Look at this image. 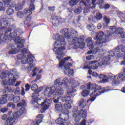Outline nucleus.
Here are the masks:
<instances>
[{
    "mask_svg": "<svg viewBox=\"0 0 125 125\" xmlns=\"http://www.w3.org/2000/svg\"><path fill=\"white\" fill-rule=\"evenodd\" d=\"M37 89L38 85L37 84H34L31 87V90H33V91H36Z\"/></svg>",
    "mask_w": 125,
    "mask_h": 125,
    "instance_id": "54",
    "label": "nucleus"
},
{
    "mask_svg": "<svg viewBox=\"0 0 125 125\" xmlns=\"http://www.w3.org/2000/svg\"><path fill=\"white\" fill-rule=\"evenodd\" d=\"M100 8L102 9L104 8V9H108L110 8V5L109 4H105L100 6Z\"/></svg>",
    "mask_w": 125,
    "mask_h": 125,
    "instance_id": "49",
    "label": "nucleus"
},
{
    "mask_svg": "<svg viewBox=\"0 0 125 125\" xmlns=\"http://www.w3.org/2000/svg\"><path fill=\"white\" fill-rule=\"evenodd\" d=\"M7 15L11 16L14 13V10L11 8H9L6 10Z\"/></svg>",
    "mask_w": 125,
    "mask_h": 125,
    "instance_id": "42",
    "label": "nucleus"
},
{
    "mask_svg": "<svg viewBox=\"0 0 125 125\" xmlns=\"http://www.w3.org/2000/svg\"><path fill=\"white\" fill-rule=\"evenodd\" d=\"M7 106L8 108H10L11 107H15V104L11 102L8 104Z\"/></svg>",
    "mask_w": 125,
    "mask_h": 125,
    "instance_id": "62",
    "label": "nucleus"
},
{
    "mask_svg": "<svg viewBox=\"0 0 125 125\" xmlns=\"http://www.w3.org/2000/svg\"><path fill=\"white\" fill-rule=\"evenodd\" d=\"M86 60H92L94 59V56L92 55H90L86 57Z\"/></svg>",
    "mask_w": 125,
    "mask_h": 125,
    "instance_id": "58",
    "label": "nucleus"
},
{
    "mask_svg": "<svg viewBox=\"0 0 125 125\" xmlns=\"http://www.w3.org/2000/svg\"><path fill=\"white\" fill-rule=\"evenodd\" d=\"M99 79H105V78H108L110 80H116L118 77L117 76H115V75L112 74L111 73L107 75L104 74H100L99 76Z\"/></svg>",
    "mask_w": 125,
    "mask_h": 125,
    "instance_id": "23",
    "label": "nucleus"
},
{
    "mask_svg": "<svg viewBox=\"0 0 125 125\" xmlns=\"http://www.w3.org/2000/svg\"><path fill=\"white\" fill-rule=\"evenodd\" d=\"M79 35L78 33V31L75 30L74 29H72L70 32H69V35L68 38H67V41H71L74 39V38L77 37Z\"/></svg>",
    "mask_w": 125,
    "mask_h": 125,
    "instance_id": "22",
    "label": "nucleus"
},
{
    "mask_svg": "<svg viewBox=\"0 0 125 125\" xmlns=\"http://www.w3.org/2000/svg\"><path fill=\"white\" fill-rule=\"evenodd\" d=\"M89 91L87 90H83L82 93L81 94L83 97H86L89 94Z\"/></svg>",
    "mask_w": 125,
    "mask_h": 125,
    "instance_id": "44",
    "label": "nucleus"
},
{
    "mask_svg": "<svg viewBox=\"0 0 125 125\" xmlns=\"http://www.w3.org/2000/svg\"><path fill=\"white\" fill-rule=\"evenodd\" d=\"M86 28L87 30H89L90 32H93V30H95V26L93 24H88Z\"/></svg>",
    "mask_w": 125,
    "mask_h": 125,
    "instance_id": "36",
    "label": "nucleus"
},
{
    "mask_svg": "<svg viewBox=\"0 0 125 125\" xmlns=\"http://www.w3.org/2000/svg\"><path fill=\"white\" fill-rule=\"evenodd\" d=\"M115 48H116V47L114 48L113 51H111L109 52L108 56L113 57V56H115V54H116V53H121V52L116 51L115 50Z\"/></svg>",
    "mask_w": 125,
    "mask_h": 125,
    "instance_id": "38",
    "label": "nucleus"
},
{
    "mask_svg": "<svg viewBox=\"0 0 125 125\" xmlns=\"http://www.w3.org/2000/svg\"><path fill=\"white\" fill-rule=\"evenodd\" d=\"M100 48H101V47L96 46V48H94L93 50L88 51L87 52V54H91V53L93 54H96L97 52H101L102 51H103V49H100Z\"/></svg>",
    "mask_w": 125,
    "mask_h": 125,
    "instance_id": "27",
    "label": "nucleus"
},
{
    "mask_svg": "<svg viewBox=\"0 0 125 125\" xmlns=\"http://www.w3.org/2000/svg\"><path fill=\"white\" fill-rule=\"evenodd\" d=\"M115 51L116 52H120L117 54V57H123L125 54V46L123 44L118 45L115 47Z\"/></svg>",
    "mask_w": 125,
    "mask_h": 125,
    "instance_id": "18",
    "label": "nucleus"
},
{
    "mask_svg": "<svg viewBox=\"0 0 125 125\" xmlns=\"http://www.w3.org/2000/svg\"><path fill=\"white\" fill-rule=\"evenodd\" d=\"M87 89L89 90H93V89H95L94 91L90 94V98L87 100V102H88L89 101L93 102V101L96 99V97H97V96H99V95L102 94V93H104V92H106L107 91H110V90H114V89H111L109 87H107L103 88L102 90L99 91L101 89V86H98L95 83H87Z\"/></svg>",
    "mask_w": 125,
    "mask_h": 125,
    "instance_id": "3",
    "label": "nucleus"
},
{
    "mask_svg": "<svg viewBox=\"0 0 125 125\" xmlns=\"http://www.w3.org/2000/svg\"><path fill=\"white\" fill-rule=\"evenodd\" d=\"M63 107L67 110V109H71L72 108V105H71L70 103H67L63 104Z\"/></svg>",
    "mask_w": 125,
    "mask_h": 125,
    "instance_id": "46",
    "label": "nucleus"
},
{
    "mask_svg": "<svg viewBox=\"0 0 125 125\" xmlns=\"http://www.w3.org/2000/svg\"><path fill=\"white\" fill-rule=\"evenodd\" d=\"M26 55L23 54H20L17 56V59L18 60H21V59H23V58H26Z\"/></svg>",
    "mask_w": 125,
    "mask_h": 125,
    "instance_id": "47",
    "label": "nucleus"
},
{
    "mask_svg": "<svg viewBox=\"0 0 125 125\" xmlns=\"http://www.w3.org/2000/svg\"><path fill=\"white\" fill-rule=\"evenodd\" d=\"M64 64H65V61L62 60L59 64L58 68L59 69H62L63 68L64 74H67V71H69L70 67H72V64L71 62L66 64L64 65Z\"/></svg>",
    "mask_w": 125,
    "mask_h": 125,
    "instance_id": "17",
    "label": "nucleus"
},
{
    "mask_svg": "<svg viewBox=\"0 0 125 125\" xmlns=\"http://www.w3.org/2000/svg\"><path fill=\"white\" fill-rule=\"evenodd\" d=\"M68 83L71 85V88L67 90V94L74 93L76 91L75 87L79 86L80 83L78 80L74 78H70L69 80L67 77H64L62 80L61 78L56 79L54 82V84L50 87H46L45 89L44 94L45 96H51L55 92L56 95L60 96L64 94L63 88H66L68 86Z\"/></svg>",
    "mask_w": 125,
    "mask_h": 125,
    "instance_id": "1",
    "label": "nucleus"
},
{
    "mask_svg": "<svg viewBox=\"0 0 125 125\" xmlns=\"http://www.w3.org/2000/svg\"><path fill=\"white\" fill-rule=\"evenodd\" d=\"M108 23H103V29L104 30H105L106 29H108Z\"/></svg>",
    "mask_w": 125,
    "mask_h": 125,
    "instance_id": "64",
    "label": "nucleus"
},
{
    "mask_svg": "<svg viewBox=\"0 0 125 125\" xmlns=\"http://www.w3.org/2000/svg\"><path fill=\"white\" fill-rule=\"evenodd\" d=\"M87 115V111L85 109L83 110V109H80V112L77 114H73V117L75 118V122H78L81 119H86Z\"/></svg>",
    "mask_w": 125,
    "mask_h": 125,
    "instance_id": "15",
    "label": "nucleus"
},
{
    "mask_svg": "<svg viewBox=\"0 0 125 125\" xmlns=\"http://www.w3.org/2000/svg\"><path fill=\"white\" fill-rule=\"evenodd\" d=\"M81 4H84L85 6H90V5L91 4V1H90V0H84L82 1H81L80 2Z\"/></svg>",
    "mask_w": 125,
    "mask_h": 125,
    "instance_id": "33",
    "label": "nucleus"
},
{
    "mask_svg": "<svg viewBox=\"0 0 125 125\" xmlns=\"http://www.w3.org/2000/svg\"><path fill=\"white\" fill-rule=\"evenodd\" d=\"M55 111L57 112H60V111H61L62 109V104H61V103H59L58 104H55Z\"/></svg>",
    "mask_w": 125,
    "mask_h": 125,
    "instance_id": "35",
    "label": "nucleus"
},
{
    "mask_svg": "<svg viewBox=\"0 0 125 125\" xmlns=\"http://www.w3.org/2000/svg\"><path fill=\"white\" fill-rule=\"evenodd\" d=\"M30 5L29 6V9L26 8L24 10L23 13L26 15H28L24 21V25H28L29 23H30V21L32 20L31 17L30 15L32 14V11H34L35 10V4L34 2H35V0H30Z\"/></svg>",
    "mask_w": 125,
    "mask_h": 125,
    "instance_id": "9",
    "label": "nucleus"
},
{
    "mask_svg": "<svg viewBox=\"0 0 125 125\" xmlns=\"http://www.w3.org/2000/svg\"><path fill=\"white\" fill-rule=\"evenodd\" d=\"M7 95L5 94L0 97V104H6L7 103Z\"/></svg>",
    "mask_w": 125,
    "mask_h": 125,
    "instance_id": "30",
    "label": "nucleus"
},
{
    "mask_svg": "<svg viewBox=\"0 0 125 125\" xmlns=\"http://www.w3.org/2000/svg\"><path fill=\"white\" fill-rule=\"evenodd\" d=\"M60 98H59V97H58L57 98H53V101L54 103H56L57 104H58L59 103H60V102H59V99Z\"/></svg>",
    "mask_w": 125,
    "mask_h": 125,
    "instance_id": "59",
    "label": "nucleus"
},
{
    "mask_svg": "<svg viewBox=\"0 0 125 125\" xmlns=\"http://www.w3.org/2000/svg\"><path fill=\"white\" fill-rule=\"evenodd\" d=\"M67 41L69 45H73V47L74 49H78V48L83 49L85 46V43L83 42V39L81 37H74V38Z\"/></svg>",
    "mask_w": 125,
    "mask_h": 125,
    "instance_id": "6",
    "label": "nucleus"
},
{
    "mask_svg": "<svg viewBox=\"0 0 125 125\" xmlns=\"http://www.w3.org/2000/svg\"><path fill=\"white\" fill-rule=\"evenodd\" d=\"M8 110V108L7 107H4V108L0 109V112H1V113H5L6 112H7Z\"/></svg>",
    "mask_w": 125,
    "mask_h": 125,
    "instance_id": "61",
    "label": "nucleus"
},
{
    "mask_svg": "<svg viewBox=\"0 0 125 125\" xmlns=\"http://www.w3.org/2000/svg\"><path fill=\"white\" fill-rule=\"evenodd\" d=\"M14 97V95L11 94L8 96V100L9 101H13Z\"/></svg>",
    "mask_w": 125,
    "mask_h": 125,
    "instance_id": "57",
    "label": "nucleus"
},
{
    "mask_svg": "<svg viewBox=\"0 0 125 125\" xmlns=\"http://www.w3.org/2000/svg\"><path fill=\"white\" fill-rule=\"evenodd\" d=\"M97 4L99 5V7L100 8V5H104V0H99L98 2H97Z\"/></svg>",
    "mask_w": 125,
    "mask_h": 125,
    "instance_id": "56",
    "label": "nucleus"
},
{
    "mask_svg": "<svg viewBox=\"0 0 125 125\" xmlns=\"http://www.w3.org/2000/svg\"><path fill=\"white\" fill-rule=\"evenodd\" d=\"M123 72L124 73H121L118 75H114L115 77H117V78H115V80H120V79H121L122 81H123V82H125V67L124 68Z\"/></svg>",
    "mask_w": 125,
    "mask_h": 125,
    "instance_id": "25",
    "label": "nucleus"
},
{
    "mask_svg": "<svg viewBox=\"0 0 125 125\" xmlns=\"http://www.w3.org/2000/svg\"><path fill=\"white\" fill-rule=\"evenodd\" d=\"M51 102H52V100H51V99H46L44 101V102H42V106H43L44 105V104H50Z\"/></svg>",
    "mask_w": 125,
    "mask_h": 125,
    "instance_id": "37",
    "label": "nucleus"
},
{
    "mask_svg": "<svg viewBox=\"0 0 125 125\" xmlns=\"http://www.w3.org/2000/svg\"><path fill=\"white\" fill-rule=\"evenodd\" d=\"M53 39L55 40L56 41L54 43V48L53 49V51L57 55L56 57L60 61L65 56V54L62 50L66 49L65 45L67 44V43L65 41L64 37L62 35H60L59 33H57L56 35H54Z\"/></svg>",
    "mask_w": 125,
    "mask_h": 125,
    "instance_id": "2",
    "label": "nucleus"
},
{
    "mask_svg": "<svg viewBox=\"0 0 125 125\" xmlns=\"http://www.w3.org/2000/svg\"><path fill=\"white\" fill-rule=\"evenodd\" d=\"M109 31H107L106 32L107 34H105V38L106 39H112V37L115 35V34L117 35H120L124 31V29H123L122 27H118L117 28L114 26H110L109 27Z\"/></svg>",
    "mask_w": 125,
    "mask_h": 125,
    "instance_id": "10",
    "label": "nucleus"
},
{
    "mask_svg": "<svg viewBox=\"0 0 125 125\" xmlns=\"http://www.w3.org/2000/svg\"><path fill=\"white\" fill-rule=\"evenodd\" d=\"M107 31H106V32ZM106 35H107V33L105 34V36ZM103 37H104V32H103V31H99L97 33V36L94 38L95 41H97L95 45L96 46H97V47H102V46H103V43L106 42L107 39L111 40V38H107L105 37V38L104 39Z\"/></svg>",
    "mask_w": 125,
    "mask_h": 125,
    "instance_id": "7",
    "label": "nucleus"
},
{
    "mask_svg": "<svg viewBox=\"0 0 125 125\" xmlns=\"http://www.w3.org/2000/svg\"><path fill=\"white\" fill-rule=\"evenodd\" d=\"M13 101L14 103H18V102H19V101H20V97L19 96L14 97L13 100Z\"/></svg>",
    "mask_w": 125,
    "mask_h": 125,
    "instance_id": "52",
    "label": "nucleus"
},
{
    "mask_svg": "<svg viewBox=\"0 0 125 125\" xmlns=\"http://www.w3.org/2000/svg\"><path fill=\"white\" fill-rule=\"evenodd\" d=\"M90 64H93L90 69H92L93 70H96V69H98V65L97 64L96 61H93L90 62Z\"/></svg>",
    "mask_w": 125,
    "mask_h": 125,
    "instance_id": "31",
    "label": "nucleus"
},
{
    "mask_svg": "<svg viewBox=\"0 0 125 125\" xmlns=\"http://www.w3.org/2000/svg\"><path fill=\"white\" fill-rule=\"evenodd\" d=\"M82 11L83 8H82V7H78L74 10V13H76V14H80V13H82Z\"/></svg>",
    "mask_w": 125,
    "mask_h": 125,
    "instance_id": "39",
    "label": "nucleus"
},
{
    "mask_svg": "<svg viewBox=\"0 0 125 125\" xmlns=\"http://www.w3.org/2000/svg\"><path fill=\"white\" fill-rule=\"evenodd\" d=\"M80 1V0H70L69 1L68 4L69 6H74V5H76Z\"/></svg>",
    "mask_w": 125,
    "mask_h": 125,
    "instance_id": "34",
    "label": "nucleus"
},
{
    "mask_svg": "<svg viewBox=\"0 0 125 125\" xmlns=\"http://www.w3.org/2000/svg\"><path fill=\"white\" fill-rule=\"evenodd\" d=\"M34 58L35 57L32 55V54H29L26 59L23 58L21 60L22 64H29V66L27 67L28 71H31V69L34 68V65L32 64L34 62Z\"/></svg>",
    "mask_w": 125,
    "mask_h": 125,
    "instance_id": "12",
    "label": "nucleus"
},
{
    "mask_svg": "<svg viewBox=\"0 0 125 125\" xmlns=\"http://www.w3.org/2000/svg\"><path fill=\"white\" fill-rule=\"evenodd\" d=\"M111 60V58L109 56H106L103 58V60L101 61H96L97 64L99 67H101L103 65H109V62Z\"/></svg>",
    "mask_w": 125,
    "mask_h": 125,
    "instance_id": "19",
    "label": "nucleus"
},
{
    "mask_svg": "<svg viewBox=\"0 0 125 125\" xmlns=\"http://www.w3.org/2000/svg\"><path fill=\"white\" fill-rule=\"evenodd\" d=\"M3 5L2 2L0 1V11H4L5 10V9L2 6Z\"/></svg>",
    "mask_w": 125,
    "mask_h": 125,
    "instance_id": "60",
    "label": "nucleus"
},
{
    "mask_svg": "<svg viewBox=\"0 0 125 125\" xmlns=\"http://www.w3.org/2000/svg\"><path fill=\"white\" fill-rule=\"evenodd\" d=\"M60 33L64 35V37L67 38V40L68 41V38H69V35L70 34V29L68 28H63L61 30Z\"/></svg>",
    "mask_w": 125,
    "mask_h": 125,
    "instance_id": "26",
    "label": "nucleus"
},
{
    "mask_svg": "<svg viewBox=\"0 0 125 125\" xmlns=\"http://www.w3.org/2000/svg\"><path fill=\"white\" fill-rule=\"evenodd\" d=\"M79 106L80 108H85L86 106V100L83 98H81L79 102Z\"/></svg>",
    "mask_w": 125,
    "mask_h": 125,
    "instance_id": "28",
    "label": "nucleus"
},
{
    "mask_svg": "<svg viewBox=\"0 0 125 125\" xmlns=\"http://www.w3.org/2000/svg\"><path fill=\"white\" fill-rule=\"evenodd\" d=\"M21 52L22 54H24V55H26L25 53H27L28 52V50H27L26 48H23L21 50Z\"/></svg>",
    "mask_w": 125,
    "mask_h": 125,
    "instance_id": "63",
    "label": "nucleus"
},
{
    "mask_svg": "<svg viewBox=\"0 0 125 125\" xmlns=\"http://www.w3.org/2000/svg\"><path fill=\"white\" fill-rule=\"evenodd\" d=\"M4 2V6L5 7H15V9L17 11L19 10H21L23 9V5L22 3L19 2L18 4H12L11 0H2Z\"/></svg>",
    "mask_w": 125,
    "mask_h": 125,
    "instance_id": "11",
    "label": "nucleus"
},
{
    "mask_svg": "<svg viewBox=\"0 0 125 125\" xmlns=\"http://www.w3.org/2000/svg\"><path fill=\"white\" fill-rule=\"evenodd\" d=\"M115 80L112 81V84L114 86H116V85H119L120 84V81L119 80L117 81V80L120 79H114Z\"/></svg>",
    "mask_w": 125,
    "mask_h": 125,
    "instance_id": "51",
    "label": "nucleus"
},
{
    "mask_svg": "<svg viewBox=\"0 0 125 125\" xmlns=\"http://www.w3.org/2000/svg\"><path fill=\"white\" fill-rule=\"evenodd\" d=\"M62 102H69L70 101L71 103L73 104V101L71 100V97L69 96H66L65 97H63L62 99Z\"/></svg>",
    "mask_w": 125,
    "mask_h": 125,
    "instance_id": "32",
    "label": "nucleus"
},
{
    "mask_svg": "<svg viewBox=\"0 0 125 125\" xmlns=\"http://www.w3.org/2000/svg\"><path fill=\"white\" fill-rule=\"evenodd\" d=\"M43 119V116L42 114H39L37 116L36 120H34L31 123V125H40V124L42 122V119Z\"/></svg>",
    "mask_w": 125,
    "mask_h": 125,
    "instance_id": "21",
    "label": "nucleus"
},
{
    "mask_svg": "<svg viewBox=\"0 0 125 125\" xmlns=\"http://www.w3.org/2000/svg\"><path fill=\"white\" fill-rule=\"evenodd\" d=\"M11 21H14V19L13 18H8L6 15L3 14L0 17V27L2 26V23L4 26L9 27V26H10V22H11Z\"/></svg>",
    "mask_w": 125,
    "mask_h": 125,
    "instance_id": "14",
    "label": "nucleus"
},
{
    "mask_svg": "<svg viewBox=\"0 0 125 125\" xmlns=\"http://www.w3.org/2000/svg\"><path fill=\"white\" fill-rule=\"evenodd\" d=\"M95 18H96V19H97V20H101V19L103 18V17L102 16V14H101L100 12H97Z\"/></svg>",
    "mask_w": 125,
    "mask_h": 125,
    "instance_id": "43",
    "label": "nucleus"
},
{
    "mask_svg": "<svg viewBox=\"0 0 125 125\" xmlns=\"http://www.w3.org/2000/svg\"><path fill=\"white\" fill-rule=\"evenodd\" d=\"M5 93H6V92H11V93L14 92L16 95L20 94V88L19 87H16V88L12 87L10 88L7 86L5 87Z\"/></svg>",
    "mask_w": 125,
    "mask_h": 125,
    "instance_id": "20",
    "label": "nucleus"
},
{
    "mask_svg": "<svg viewBox=\"0 0 125 125\" xmlns=\"http://www.w3.org/2000/svg\"><path fill=\"white\" fill-rule=\"evenodd\" d=\"M51 19L53 26H58L59 23H64L65 21V19L62 18H58V17L55 15H52Z\"/></svg>",
    "mask_w": 125,
    "mask_h": 125,
    "instance_id": "16",
    "label": "nucleus"
},
{
    "mask_svg": "<svg viewBox=\"0 0 125 125\" xmlns=\"http://www.w3.org/2000/svg\"><path fill=\"white\" fill-rule=\"evenodd\" d=\"M18 52H19V50L17 48H14L9 51L8 53L9 54L13 55V54H16L17 53H18Z\"/></svg>",
    "mask_w": 125,
    "mask_h": 125,
    "instance_id": "41",
    "label": "nucleus"
},
{
    "mask_svg": "<svg viewBox=\"0 0 125 125\" xmlns=\"http://www.w3.org/2000/svg\"><path fill=\"white\" fill-rule=\"evenodd\" d=\"M25 89H24V88L22 87L21 95L22 96L25 95V91H29V90H30V89L31 88V85L29 84V83H26L25 85Z\"/></svg>",
    "mask_w": 125,
    "mask_h": 125,
    "instance_id": "29",
    "label": "nucleus"
},
{
    "mask_svg": "<svg viewBox=\"0 0 125 125\" xmlns=\"http://www.w3.org/2000/svg\"><path fill=\"white\" fill-rule=\"evenodd\" d=\"M1 31H4L2 32L3 34H4V35L1 36V38L0 39V41H2L3 42H5V41H7L8 40V37H10L11 38V34L12 33H11V31H12V29L11 28H8L6 27H2L0 28Z\"/></svg>",
    "mask_w": 125,
    "mask_h": 125,
    "instance_id": "13",
    "label": "nucleus"
},
{
    "mask_svg": "<svg viewBox=\"0 0 125 125\" xmlns=\"http://www.w3.org/2000/svg\"><path fill=\"white\" fill-rule=\"evenodd\" d=\"M23 106H26L25 101H22L17 104V107H23Z\"/></svg>",
    "mask_w": 125,
    "mask_h": 125,
    "instance_id": "50",
    "label": "nucleus"
},
{
    "mask_svg": "<svg viewBox=\"0 0 125 125\" xmlns=\"http://www.w3.org/2000/svg\"><path fill=\"white\" fill-rule=\"evenodd\" d=\"M91 38H88L86 39V43H87V46L89 48V49H93L94 47V43H93V41H92Z\"/></svg>",
    "mask_w": 125,
    "mask_h": 125,
    "instance_id": "24",
    "label": "nucleus"
},
{
    "mask_svg": "<svg viewBox=\"0 0 125 125\" xmlns=\"http://www.w3.org/2000/svg\"><path fill=\"white\" fill-rule=\"evenodd\" d=\"M17 16L19 18H22L24 17V13L22 11H19L17 13Z\"/></svg>",
    "mask_w": 125,
    "mask_h": 125,
    "instance_id": "55",
    "label": "nucleus"
},
{
    "mask_svg": "<svg viewBox=\"0 0 125 125\" xmlns=\"http://www.w3.org/2000/svg\"><path fill=\"white\" fill-rule=\"evenodd\" d=\"M17 73L16 68L12 69L10 72L8 70L3 72L1 74L2 77L0 75V79L2 80L1 84L7 85L8 83L9 85H14V83L16 82L15 77H17Z\"/></svg>",
    "mask_w": 125,
    "mask_h": 125,
    "instance_id": "4",
    "label": "nucleus"
},
{
    "mask_svg": "<svg viewBox=\"0 0 125 125\" xmlns=\"http://www.w3.org/2000/svg\"><path fill=\"white\" fill-rule=\"evenodd\" d=\"M41 101H42V100L41 99V98L36 99V100H33V103H36L38 105H42V104H41V103H40Z\"/></svg>",
    "mask_w": 125,
    "mask_h": 125,
    "instance_id": "53",
    "label": "nucleus"
},
{
    "mask_svg": "<svg viewBox=\"0 0 125 125\" xmlns=\"http://www.w3.org/2000/svg\"><path fill=\"white\" fill-rule=\"evenodd\" d=\"M24 114V111L22 109L17 111L13 114V116L7 118L6 123L7 125H13V124H16L18 122L19 118Z\"/></svg>",
    "mask_w": 125,
    "mask_h": 125,
    "instance_id": "8",
    "label": "nucleus"
},
{
    "mask_svg": "<svg viewBox=\"0 0 125 125\" xmlns=\"http://www.w3.org/2000/svg\"><path fill=\"white\" fill-rule=\"evenodd\" d=\"M24 34V31H22V30L20 29H15L13 32L11 34V37L12 39H14L15 42L17 43V48L19 49L21 48H23L24 47V42H25V40L21 39V38L20 36Z\"/></svg>",
    "mask_w": 125,
    "mask_h": 125,
    "instance_id": "5",
    "label": "nucleus"
},
{
    "mask_svg": "<svg viewBox=\"0 0 125 125\" xmlns=\"http://www.w3.org/2000/svg\"><path fill=\"white\" fill-rule=\"evenodd\" d=\"M73 109V114H78V113H80V112H81V109L79 111V107L77 106H74Z\"/></svg>",
    "mask_w": 125,
    "mask_h": 125,
    "instance_id": "45",
    "label": "nucleus"
},
{
    "mask_svg": "<svg viewBox=\"0 0 125 125\" xmlns=\"http://www.w3.org/2000/svg\"><path fill=\"white\" fill-rule=\"evenodd\" d=\"M103 19L104 22V23H105L106 24H109V23H110V19L108 17L104 16Z\"/></svg>",
    "mask_w": 125,
    "mask_h": 125,
    "instance_id": "48",
    "label": "nucleus"
},
{
    "mask_svg": "<svg viewBox=\"0 0 125 125\" xmlns=\"http://www.w3.org/2000/svg\"><path fill=\"white\" fill-rule=\"evenodd\" d=\"M39 96H40V94L38 92H36V91H34V93H33L32 95L33 100H36V99H38V98H39Z\"/></svg>",
    "mask_w": 125,
    "mask_h": 125,
    "instance_id": "40",
    "label": "nucleus"
}]
</instances>
